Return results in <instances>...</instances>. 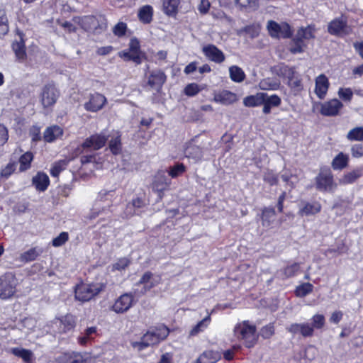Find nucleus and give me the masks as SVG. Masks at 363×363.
Returning a JSON list of instances; mask_svg holds the SVG:
<instances>
[{"mask_svg": "<svg viewBox=\"0 0 363 363\" xmlns=\"http://www.w3.org/2000/svg\"><path fill=\"white\" fill-rule=\"evenodd\" d=\"M342 106V102L338 99H331L321 104L320 113L325 116H335L339 113Z\"/></svg>", "mask_w": 363, "mask_h": 363, "instance_id": "16", "label": "nucleus"}, {"mask_svg": "<svg viewBox=\"0 0 363 363\" xmlns=\"http://www.w3.org/2000/svg\"><path fill=\"white\" fill-rule=\"evenodd\" d=\"M20 283L16 274L6 272L0 275V299L8 301L18 297Z\"/></svg>", "mask_w": 363, "mask_h": 363, "instance_id": "3", "label": "nucleus"}, {"mask_svg": "<svg viewBox=\"0 0 363 363\" xmlns=\"http://www.w3.org/2000/svg\"><path fill=\"white\" fill-rule=\"evenodd\" d=\"M313 285L309 282L303 283L296 286L294 294L297 297H305L313 291Z\"/></svg>", "mask_w": 363, "mask_h": 363, "instance_id": "43", "label": "nucleus"}, {"mask_svg": "<svg viewBox=\"0 0 363 363\" xmlns=\"http://www.w3.org/2000/svg\"><path fill=\"white\" fill-rule=\"evenodd\" d=\"M118 55L125 62H133L136 65L142 64L147 59L145 53L141 50L140 41L136 37L131 38L128 48L118 52Z\"/></svg>", "mask_w": 363, "mask_h": 363, "instance_id": "5", "label": "nucleus"}, {"mask_svg": "<svg viewBox=\"0 0 363 363\" xmlns=\"http://www.w3.org/2000/svg\"><path fill=\"white\" fill-rule=\"evenodd\" d=\"M306 46L307 45L305 42L296 35L291 40L289 50L291 54L302 53L304 52V49Z\"/></svg>", "mask_w": 363, "mask_h": 363, "instance_id": "39", "label": "nucleus"}, {"mask_svg": "<svg viewBox=\"0 0 363 363\" xmlns=\"http://www.w3.org/2000/svg\"><path fill=\"white\" fill-rule=\"evenodd\" d=\"M48 176L43 172H38L32 179V184L37 191L43 192L46 191L50 185Z\"/></svg>", "mask_w": 363, "mask_h": 363, "instance_id": "24", "label": "nucleus"}, {"mask_svg": "<svg viewBox=\"0 0 363 363\" xmlns=\"http://www.w3.org/2000/svg\"><path fill=\"white\" fill-rule=\"evenodd\" d=\"M263 180L270 186L277 185L279 182V176L274 173L273 171L267 170L263 175Z\"/></svg>", "mask_w": 363, "mask_h": 363, "instance_id": "56", "label": "nucleus"}, {"mask_svg": "<svg viewBox=\"0 0 363 363\" xmlns=\"http://www.w3.org/2000/svg\"><path fill=\"white\" fill-rule=\"evenodd\" d=\"M329 86L328 79L324 74H321L316 77L315 93L320 99L325 98Z\"/></svg>", "mask_w": 363, "mask_h": 363, "instance_id": "21", "label": "nucleus"}, {"mask_svg": "<svg viewBox=\"0 0 363 363\" xmlns=\"http://www.w3.org/2000/svg\"><path fill=\"white\" fill-rule=\"evenodd\" d=\"M171 181L163 174H157L152 182V189L157 193L160 199H162L164 191L169 189Z\"/></svg>", "mask_w": 363, "mask_h": 363, "instance_id": "15", "label": "nucleus"}, {"mask_svg": "<svg viewBox=\"0 0 363 363\" xmlns=\"http://www.w3.org/2000/svg\"><path fill=\"white\" fill-rule=\"evenodd\" d=\"M315 27L313 25H308L306 27H301L296 33V36L301 38L303 41L314 39L315 36Z\"/></svg>", "mask_w": 363, "mask_h": 363, "instance_id": "38", "label": "nucleus"}, {"mask_svg": "<svg viewBox=\"0 0 363 363\" xmlns=\"http://www.w3.org/2000/svg\"><path fill=\"white\" fill-rule=\"evenodd\" d=\"M69 239V235L67 232H61L56 238H54L51 241V245L54 247H59L64 245Z\"/></svg>", "mask_w": 363, "mask_h": 363, "instance_id": "53", "label": "nucleus"}, {"mask_svg": "<svg viewBox=\"0 0 363 363\" xmlns=\"http://www.w3.org/2000/svg\"><path fill=\"white\" fill-rule=\"evenodd\" d=\"M167 80L164 72L160 69L152 71L148 77L147 84L152 88L160 89Z\"/></svg>", "mask_w": 363, "mask_h": 363, "instance_id": "22", "label": "nucleus"}, {"mask_svg": "<svg viewBox=\"0 0 363 363\" xmlns=\"http://www.w3.org/2000/svg\"><path fill=\"white\" fill-rule=\"evenodd\" d=\"M349 160V156L340 152L333 158L332 167L334 170H342L348 166Z\"/></svg>", "mask_w": 363, "mask_h": 363, "instance_id": "35", "label": "nucleus"}, {"mask_svg": "<svg viewBox=\"0 0 363 363\" xmlns=\"http://www.w3.org/2000/svg\"><path fill=\"white\" fill-rule=\"evenodd\" d=\"M34 160V154L31 151H26L21 154L18 158L19 172H24L31 168Z\"/></svg>", "mask_w": 363, "mask_h": 363, "instance_id": "30", "label": "nucleus"}, {"mask_svg": "<svg viewBox=\"0 0 363 363\" xmlns=\"http://www.w3.org/2000/svg\"><path fill=\"white\" fill-rule=\"evenodd\" d=\"M303 206L298 211V215L301 216H315L319 213L322 210V205L319 201L313 202L303 201Z\"/></svg>", "mask_w": 363, "mask_h": 363, "instance_id": "19", "label": "nucleus"}, {"mask_svg": "<svg viewBox=\"0 0 363 363\" xmlns=\"http://www.w3.org/2000/svg\"><path fill=\"white\" fill-rule=\"evenodd\" d=\"M195 141V139H192L186 144L184 153L186 157L199 161L201 160L203 156V148L196 145Z\"/></svg>", "mask_w": 363, "mask_h": 363, "instance_id": "20", "label": "nucleus"}, {"mask_svg": "<svg viewBox=\"0 0 363 363\" xmlns=\"http://www.w3.org/2000/svg\"><path fill=\"white\" fill-rule=\"evenodd\" d=\"M213 100L222 104H231L236 101L235 94L228 90H223L214 96Z\"/></svg>", "mask_w": 363, "mask_h": 363, "instance_id": "33", "label": "nucleus"}, {"mask_svg": "<svg viewBox=\"0 0 363 363\" xmlns=\"http://www.w3.org/2000/svg\"><path fill=\"white\" fill-rule=\"evenodd\" d=\"M109 149L113 155H117L121 151V137L118 134L116 137L111 138L108 143Z\"/></svg>", "mask_w": 363, "mask_h": 363, "instance_id": "47", "label": "nucleus"}, {"mask_svg": "<svg viewBox=\"0 0 363 363\" xmlns=\"http://www.w3.org/2000/svg\"><path fill=\"white\" fill-rule=\"evenodd\" d=\"M63 357L68 363H86L83 355L78 352H67L63 353Z\"/></svg>", "mask_w": 363, "mask_h": 363, "instance_id": "45", "label": "nucleus"}, {"mask_svg": "<svg viewBox=\"0 0 363 363\" xmlns=\"http://www.w3.org/2000/svg\"><path fill=\"white\" fill-rule=\"evenodd\" d=\"M161 276L157 275L154 277L153 274L150 271L145 272L140 277L138 282V284H143V289L142 294H145L148 291H150L152 288L157 286L161 282Z\"/></svg>", "mask_w": 363, "mask_h": 363, "instance_id": "13", "label": "nucleus"}, {"mask_svg": "<svg viewBox=\"0 0 363 363\" xmlns=\"http://www.w3.org/2000/svg\"><path fill=\"white\" fill-rule=\"evenodd\" d=\"M312 323L311 326L313 329H322L325 323V316L322 314H315L311 318Z\"/></svg>", "mask_w": 363, "mask_h": 363, "instance_id": "60", "label": "nucleus"}, {"mask_svg": "<svg viewBox=\"0 0 363 363\" xmlns=\"http://www.w3.org/2000/svg\"><path fill=\"white\" fill-rule=\"evenodd\" d=\"M59 320L63 333L70 331L76 326V318L70 313L61 316Z\"/></svg>", "mask_w": 363, "mask_h": 363, "instance_id": "36", "label": "nucleus"}, {"mask_svg": "<svg viewBox=\"0 0 363 363\" xmlns=\"http://www.w3.org/2000/svg\"><path fill=\"white\" fill-rule=\"evenodd\" d=\"M275 333L274 323H270L260 329V335L264 339L271 338Z\"/></svg>", "mask_w": 363, "mask_h": 363, "instance_id": "55", "label": "nucleus"}, {"mask_svg": "<svg viewBox=\"0 0 363 363\" xmlns=\"http://www.w3.org/2000/svg\"><path fill=\"white\" fill-rule=\"evenodd\" d=\"M221 359L218 351L212 350L204 351L196 359V363H216Z\"/></svg>", "mask_w": 363, "mask_h": 363, "instance_id": "28", "label": "nucleus"}, {"mask_svg": "<svg viewBox=\"0 0 363 363\" xmlns=\"http://www.w3.org/2000/svg\"><path fill=\"white\" fill-rule=\"evenodd\" d=\"M29 135L32 143H38L42 140L40 127L37 125H32L29 129Z\"/></svg>", "mask_w": 363, "mask_h": 363, "instance_id": "58", "label": "nucleus"}, {"mask_svg": "<svg viewBox=\"0 0 363 363\" xmlns=\"http://www.w3.org/2000/svg\"><path fill=\"white\" fill-rule=\"evenodd\" d=\"M338 95L343 101H350L352 99L353 93L350 88H340L338 91Z\"/></svg>", "mask_w": 363, "mask_h": 363, "instance_id": "61", "label": "nucleus"}, {"mask_svg": "<svg viewBox=\"0 0 363 363\" xmlns=\"http://www.w3.org/2000/svg\"><path fill=\"white\" fill-rule=\"evenodd\" d=\"M16 169V162H9L4 167L1 168L0 177L2 179H9Z\"/></svg>", "mask_w": 363, "mask_h": 363, "instance_id": "54", "label": "nucleus"}, {"mask_svg": "<svg viewBox=\"0 0 363 363\" xmlns=\"http://www.w3.org/2000/svg\"><path fill=\"white\" fill-rule=\"evenodd\" d=\"M180 0H163L162 10L164 13L169 17H175L178 13V8Z\"/></svg>", "mask_w": 363, "mask_h": 363, "instance_id": "31", "label": "nucleus"}, {"mask_svg": "<svg viewBox=\"0 0 363 363\" xmlns=\"http://www.w3.org/2000/svg\"><path fill=\"white\" fill-rule=\"evenodd\" d=\"M134 299V295L131 292L123 293L115 300L110 309L117 314H123L133 307Z\"/></svg>", "mask_w": 363, "mask_h": 363, "instance_id": "9", "label": "nucleus"}, {"mask_svg": "<svg viewBox=\"0 0 363 363\" xmlns=\"http://www.w3.org/2000/svg\"><path fill=\"white\" fill-rule=\"evenodd\" d=\"M264 92L257 93L255 95L246 96L243 103L247 107H256L262 105V98Z\"/></svg>", "mask_w": 363, "mask_h": 363, "instance_id": "40", "label": "nucleus"}, {"mask_svg": "<svg viewBox=\"0 0 363 363\" xmlns=\"http://www.w3.org/2000/svg\"><path fill=\"white\" fill-rule=\"evenodd\" d=\"M127 30H128L127 24L124 22L121 21V22H118V23H116L113 26L112 31H113V33L114 34V35H116L118 38H121V37H123L124 35H125Z\"/></svg>", "mask_w": 363, "mask_h": 363, "instance_id": "57", "label": "nucleus"}, {"mask_svg": "<svg viewBox=\"0 0 363 363\" xmlns=\"http://www.w3.org/2000/svg\"><path fill=\"white\" fill-rule=\"evenodd\" d=\"M67 162L65 160L55 162L50 169V174L52 177H58L60 173L65 169Z\"/></svg>", "mask_w": 363, "mask_h": 363, "instance_id": "51", "label": "nucleus"}, {"mask_svg": "<svg viewBox=\"0 0 363 363\" xmlns=\"http://www.w3.org/2000/svg\"><path fill=\"white\" fill-rule=\"evenodd\" d=\"M85 21L89 24L91 25L92 29L96 30H106L107 28V19L104 15H99V16L89 15L85 16Z\"/></svg>", "mask_w": 363, "mask_h": 363, "instance_id": "25", "label": "nucleus"}, {"mask_svg": "<svg viewBox=\"0 0 363 363\" xmlns=\"http://www.w3.org/2000/svg\"><path fill=\"white\" fill-rule=\"evenodd\" d=\"M328 32L333 35L342 36L350 34L351 28L347 26V21L336 18L329 23Z\"/></svg>", "mask_w": 363, "mask_h": 363, "instance_id": "10", "label": "nucleus"}, {"mask_svg": "<svg viewBox=\"0 0 363 363\" xmlns=\"http://www.w3.org/2000/svg\"><path fill=\"white\" fill-rule=\"evenodd\" d=\"M186 171V166L183 163L177 162L174 166L169 167L168 174L172 178H177L182 175Z\"/></svg>", "mask_w": 363, "mask_h": 363, "instance_id": "50", "label": "nucleus"}, {"mask_svg": "<svg viewBox=\"0 0 363 363\" xmlns=\"http://www.w3.org/2000/svg\"><path fill=\"white\" fill-rule=\"evenodd\" d=\"M202 52L209 60L213 62L220 64L225 61L224 53L213 44H208L203 46Z\"/></svg>", "mask_w": 363, "mask_h": 363, "instance_id": "14", "label": "nucleus"}, {"mask_svg": "<svg viewBox=\"0 0 363 363\" xmlns=\"http://www.w3.org/2000/svg\"><path fill=\"white\" fill-rule=\"evenodd\" d=\"M106 103V98L101 94L95 92L90 94L89 101L84 104V108L90 112H97Z\"/></svg>", "mask_w": 363, "mask_h": 363, "instance_id": "12", "label": "nucleus"}, {"mask_svg": "<svg viewBox=\"0 0 363 363\" xmlns=\"http://www.w3.org/2000/svg\"><path fill=\"white\" fill-rule=\"evenodd\" d=\"M276 74L284 81L294 96L299 95L304 89L301 74L295 66H289L285 63H279L274 67Z\"/></svg>", "mask_w": 363, "mask_h": 363, "instance_id": "1", "label": "nucleus"}, {"mask_svg": "<svg viewBox=\"0 0 363 363\" xmlns=\"http://www.w3.org/2000/svg\"><path fill=\"white\" fill-rule=\"evenodd\" d=\"M155 336L158 343L164 340L169 334V329L164 325L157 327L155 330H152Z\"/></svg>", "mask_w": 363, "mask_h": 363, "instance_id": "49", "label": "nucleus"}, {"mask_svg": "<svg viewBox=\"0 0 363 363\" xmlns=\"http://www.w3.org/2000/svg\"><path fill=\"white\" fill-rule=\"evenodd\" d=\"M42 252V249H40L37 247H31L30 249L21 254L20 260L24 263L35 261Z\"/></svg>", "mask_w": 363, "mask_h": 363, "instance_id": "37", "label": "nucleus"}, {"mask_svg": "<svg viewBox=\"0 0 363 363\" xmlns=\"http://www.w3.org/2000/svg\"><path fill=\"white\" fill-rule=\"evenodd\" d=\"M351 152L353 157L359 158L363 157V145L355 144L352 145Z\"/></svg>", "mask_w": 363, "mask_h": 363, "instance_id": "64", "label": "nucleus"}, {"mask_svg": "<svg viewBox=\"0 0 363 363\" xmlns=\"http://www.w3.org/2000/svg\"><path fill=\"white\" fill-rule=\"evenodd\" d=\"M360 177V171L359 169H354L350 172L344 174V175L340 179L339 182L344 185L353 184Z\"/></svg>", "mask_w": 363, "mask_h": 363, "instance_id": "42", "label": "nucleus"}, {"mask_svg": "<svg viewBox=\"0 0 363 363\" xmlns=\"http://www.w3.org/2000/svg\"><path fill=\"white\" fill-rule=\"evenodd\" d=\"M63 357L68 363H86L83 355L78 352H67L63 353Z\"/></svg>", "mask_w": 363, "mask_h": 363, "instance_id": "46", "label": "nucleus"}, {"mask_svg": "<svg viewBox=\"0 0 363 363\" xmlns=\"http://www.w3.org/2000/svg\"><path fill=\"white\" fill-rule=\"evenodd\" d=\"M276 211L274 207H264L262 209L260 219L262 225L267 228H270L274 222Z\"/></svg>", "mask_w": 363, "mask_h": 363, "instance_id": "27", "label": "nucleus"}, {"mask_svg": "<svg viewBox=\"0 0 363 363\" xmlns=\"http://www.w3.org/2000/svg\"><path fill=\"white\" fill-rule=\"evenodd\" d=\"M63 135V130L57 125L48 127L43 133V139L46 143H52Z\"/></svg>", "mask_w": 363, "mask_h": 363, "instance_id": "29", "label": "nucleus"}, {"mask_svg": "<svg viewBox=\"0 0 363 363\" xmlns=\"http://www.w3.org/2000/svg\"><path fill=\"white\" fill-rule=\"evenodd\" d=\"M60 96V91L53 81L45 84L39 94L40 102L44 109L52 110Z\"/></svg>", "mask_w": 363, "mask_h": 363, "instance_id": "6", "label": "nucleus"}, {"mask_svg": "<svg viewBox=\"0 0 363 363\" xmlns=\"http://www.w3.org/2000/svg\"><path fill=\"white\" fill-rule=\"evenodd\" d=\"M137 17L141 23L144 25L150 24L153 21V7L149 4L140 6L138 11Z\"/></svg>", "mask_w": 363, "mask_h": 363, "instance_id": "23", "label": "nucleus"}, {"mask_svg": "<svg viewBox=\"0 0 363 363\" xmlns=\"http://www.w3.org/2000/svg\"><path fill=\"white\" fill-rule=\"evenodd\" d=\"M301 270L300 264L294 262L283 267L280 272L283 280L296 276Z\"/></svg>", "mask_w": 363, "mask_h": 363, "instance_id": "34", "label": "nucleus"}, {"mask_svg": "<svg viewBox=\"0 0 363 363\" xmlns=\"http://www.w3.org/2000/svg\"><path fill=\"white\" fill-rule=\"evenodd\" d=\"M347 138L350 141H362L363 140V126L356 127L350 130Z\"/></svg>", "mask_w": 363, "mask_h": 363, "instance_id": "52", "label": "nucleus"}, {"mask_svg": "<svg viewBox=\"0 0 363 363\" xmlns=\"http://www.w3.org/2000/svg\"><path fill=\"white\" fill-rule=\"evenodd\" d=\"M233 335L247 349L253 348L258 342L257 327L248 320L238 323L233 328Z\"/></svg>", "mask_w": 363, "mask_h": 363, "instance_id": "2", "label": "nucleus"}, {"mask_svg": "<svg viewBox=\"0 0 363 363\" xmlns=\"http://www.w3.org/2000/svg\"><path fill=\"white\" fill-rule=\"evenodd\" d=\"M147 205L145 195L143 196H137L135 198H133L131 201H130L127 206L126 209H130V210H135V209H140L142 208H144Z\"/></svg>", "mask_w": 363, "mask_h": 363, "instance_id": "48", "label": "nucleus"}, {"mask_svg": "<svg viewBox=\"0 0 363 363\" xmlns=\"http://www.w3.org/2000/svg\"><path fill=\"white\" fill-rule=\"evenodd\" d=\"M267 28L269 35L273 38H291L293 35V30L286 22L278 23L275 21L270 20L267 22Z\"/></svg>", "mask_w": 363, "mask_h": 363, "instance_id": "8", "label": "nucleus"}, {"mask_svg": "<svg viewBox=\"0 0 363 363\" xmlns=\"http://www.w3.org/2000/svg\"><path fill=\"white\" fill-rule=\"evenodd\" d=\"M13 51L15 53L18 61L23 62L27 59L26 48L25 41L21 38L19 41H14L11 45Z\"/></svg>", "mask_w": 363, "mask_h": 363, "instance_id": "32", "label": "nucleus"}, {"mask_svg": "<svg viewBox=\"0 0 363 363\" xmlns=\"http://www.w3.org/2000/svg\"><path fill=\"white\" fill-rule=\"evenodd\" d=\"M286 329L293 335L301 334L304 337H312L314 333L313 327L308 323H292Z\"/></svg>", "mask_w": 363, "mask_h": 363, "instance_id": "17", "label": "nucleus"}, {"mask_svg": "<svg viewBox=\"0 0 363 363\" xmlns=\"http://www.w3.org/2000/svg\"><path fill=\"white\" fill-rule=\"evenodd\" d=\"M108 138L102 134H93L86 138L82 143V147L86 150H99L106 143Z\"/></svg>", "mask_w": 363, "mask_h": 363, "instance_id": "11", "label": "nucleus"}, {"mask_svg": "<svg viewBox=\"0 0 363 363\" xmlns=\"http://www.w3.org/2000/svg\"><path fill=\"white\" fill-rule=\"evenodd\" d=\"M201 90V89L196 83H190L184 87V94L187 96L192 97L199 94Z\"/></svg>", "mask_w": 363, "mask_h": 363, "instance_id": "59", "label": "nucleus"}, {"mask_svg": "<svg viewBox=\"0 0 363 363\" xmlns=\"http://www.w3.org/2000/svg\"><path fill=\"white\" fill-rule=\"evenodd\" d=\"M145 342L148 343V347L159 344L158 340L155 338L152 331H147L142 336Z\"/></svg>", "mask_w": 363, "mask_h": 363, "instance_id": "62", "label": "nucleus"}, {"mask_svg": "<svg viewBox=\"0 0 363 363\" xmlns=\"http://www.w3.org/2000/svg\"><path fill=\"white\" fill-rule=\"evenodd\" d=\"M210 321L211 317L210 315H207L192 328L189 332V335L196 336L201 332H203L208 327Z\"/></svg>", "mask_w": 363, "mask_h": 363, "instance_id": "44", "label": "nucleus"}, {"mask_svg": "<svg viewBox=\"0 0 363 363\" xmlns=\"http://www.w3.org/2000/svg\"><path fill=\"white\" fill-rule=\"evenodd\" d=\"M315 187L320 191L333 192L337 188L333 174L329 168L320 169L315 178Z\"/></svg>", "mask_w": 363, "mask_h": 363, "instance_id": "7", "label": "nucleus"}, {"mask_svg": "<svg viewBox=\"0 0 363 363\" xmlns=\"http://www.w3.org/2000/svg\"><path fill=\"white\" fill-rule=\"evenodd\" d=\"M281 104V99L277 94L269 95L267 93L264 92L262 98V112L264 114L271 113L272 108L279 107Z\"/></svg>", "mask_w": 363, "mask_h": 363, "instance_id": "18", "label": "nucleus"}, {"mask_svg": "<svg viewBox=\"0 0 363 363\" xmlns=\"http://www.w3.org/2000/svg\"><path fill=\"white\" fill-rule=\"evenodd\" d=\"M9 137L7 128L4 124L0 123V146H3L7 143Z\"/></svg>", "mask_w": 363, "mask_h": 363, "instance_id": "63", "label": "nucleus"}, {"mask_svg": "<svg viewBox=\"0 0 363 363\" xmlns=\"http://www.w3.org/2000/svg\"><path fill=\"white\" fill-rule=\"evenodd\" d=\"M106 288V283L86 284L81 281L74 286V296L81 302H86L104 291Z\"/></svg>", "mask_w": 363, "mask_h": 363, "instance_id": "4", "label": "nucleus"}, {"mask_svg": "<svg viewBox=\"0 0 363 363\" xmlns=\"http://www.w3.org/2000/svg\"><path fill=\"white\" fill-rule=\"evenodd\" d=\"M229 74L230 79L237 83L244 81L246 77L244 71L237 65L230 67Z\"/></svg>", "mask_w": 363, "mask_h": 363, "instance_id": "41", "label": "nucleus"}, {"mask_svg": "<svg viewBox=\"0 0 363 363\" xmlns=\"http://www.w3.org/2000/svg\"><path fill=\"white\" fill-rule=\"evenodd\" d=\"M9 352L14 356L21 358L24 363H33L35 360L34 354L30 350L21 347H12Z\"/></svg>", "mask_w": 363, "mask_h": 363, "instance_id": "26", "label": "nucleus"}]
</instances>
